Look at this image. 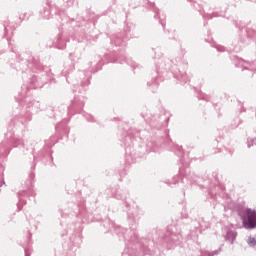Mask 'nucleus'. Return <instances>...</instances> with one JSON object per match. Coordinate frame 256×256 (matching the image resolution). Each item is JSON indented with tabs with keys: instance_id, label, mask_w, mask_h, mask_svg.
Masks as SVG:
<instances>
[{
	"instance_id": "1",
	"label": "nucleus",
	"mask_w": 256,
	"mask_h": 256,
	"mask_svg": "<svg viewBox=\"0 0 256 256\" xmlns=\"http://www.w3.org/2000/svg\"><path fill=\"white\" fill-rule=\"evenodd\" d=\"M256 225V213L253 210H248L244 216V226L246 229H253Z\"/></svg>"
},
{
	"instance_id": "2",
	"label": "nucleus",
	"mask_w": 256,
	"mask_h": 256,
	"mask_svg": "<svg viewBox=\"0 0 256 256\" xmlns=\"http://www.w3.org/2000/svg\"><path fill=\"white\" fill-rule=\"evenodd\" d=\"M249 245H250L251 247H253V245H255V238H251V239L249 240Z\"/></svg>"
}]
</instances>
